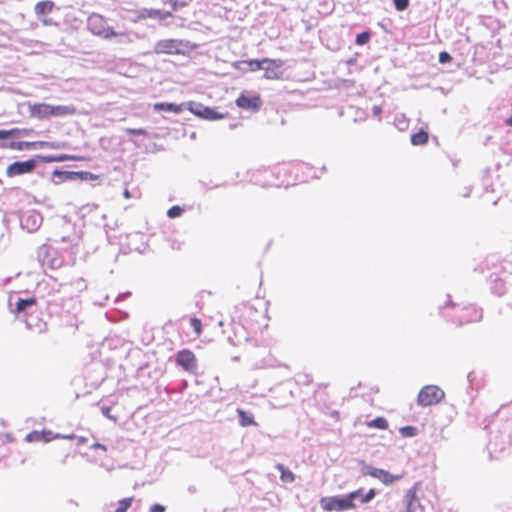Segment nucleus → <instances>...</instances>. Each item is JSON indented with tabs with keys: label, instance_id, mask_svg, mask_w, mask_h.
Listing matches in <instances>:
<instances>
[{
	"label": "nucleus",
	"instance_id": "obj_1",
	"mask_svg": "<svg viewBox=\"0 0 512 512\" xmlns=\"http://www.w3.org/2000/svg\"><path fill=\"white\" fill-rule=\"evenodd\" d=\"M361 489L350 492L344 497L330 496L322 497L320 499V506L327 512H340L346 510H353L356 508L354 500L359 496Z\"/></svg>",
	"mask_w": 512,
	"mask_h": 512
},
{
	"label": "nucleus",
	"instance_id": "obj_2",
	"mask_svg": "<svg viewBox=\"0 0 512 512\" xmlns=\"http://www.w3.org/2000/svg\"><path fill=\"white\" fill-rule=\"evenodd\" d=\"M37 260L41 266H48L52 270L59 269L64 263L63 257L47 244H42L37 249Z\"/></svg>",
	"mask_w": 512,
	"mask_h": 512
},
{
	"label": "nucleus",
	"instance_id": "obj_3",
	"mask_svg": "<svg viewBox=\"0 0 512 512\" xmlns=\"http://www.w3.org/2000/svg\"><path fill=\"white\" fill-rule=\"evenodd\" d=\"M188 48V42L182 39H161L158 40L153 47L156 54H182Z\"/></svg>",
	"mask_w": 512,
	"mask_h": 512
},
{
	"label": "nucleus",
	"instance_id": "obj_4",
	"mask_svg": "<svg viewBox=\"0 0 512 512\" xmlns=\"http://www.w3.org/2000/svg\"><path fill=\"white\" fill-rule=\"evenodd\" d=\"M445 396L444 391L436 385L424 386L418 393L417 403L420 406H432L438 404Z\"/></svg>",
	"mask_w": 512,
	"mask_h": 512
},
{
	"label": "nucleus",
	"instance_id": "obj_5",
	"mask_svg": "<svg viewBox=\"0 0 512 512\" xmlns=\"http://www.w3.org/2000/svg\"><path fill=\"white\" fill-rule=\"evenodd\" d=\"M176 364L181 366L185 371L195 374L198 367L196 355L188 349H183L176 354Z\"/></svg>",
	"mask_w": 512,
	"mask_h": 512
},
{
	"label": "nucleus",
	"instance_id": "obj_6",
	"mask_svg": "<svg viewBox=\"0 0 512 512\" xmlns=\"http://www.w3.org/2000/svg\"><path fill=\"white\" fill-rule=\"evenodd\" d=\"M36 166L37 162L34 159L24 162H14L7 167L6 173L7 176L14 177L25 173H30L36 168Z\"/></svg>",
	"mask_w": 512,
	"mask_h": 512
},
{
	"label": "nucleus",
	"instance_id": "obj_7",
	"mask_svg": "<svg viewBox=\"0 0 512 512\" xmlns=\"http://www.w3.org/2000/svg\"><path fill=\"white\" fill-rule=\"evenodd\" d=\"M236 104L238 107L242 109L256 112L260 109L262 101L260 96L257 94L248 95L246 93H243L237 98Z\"/></svg>",
	"mask_w": 512,
	"mask_h": 512
},
{
	"label": "nucleus",
	"instance_id": "obj_8",
	"mask_svg": "<svg viewBox=\"0 0 512 512\" xmlns=\"http://www.w3.org/2000/svg\"><path fill=\"white\" fill-rule=\"evenodd\" d=\"M366 475L380 480L384 485H391L401 479V475H393L384 469L369 467Z\"/></svg>",
	"mask_w": 512,
	"mask_h": 512
},
{
	"label": "nucleus",
	"instance_id": "obj_9",
	"mask_svg": "<svg viewBox=\"0 0 512 512\" xmlns=\"http://www.w3.org/2000/svg\"><path fill=\"white\" fill-rule=\"evenodd\" d=\"M264 76L267 79H279L282 75V72L280 71L281 66L283 65L282 60H274V59H268L264 58Z\"/></svg>",
	"mask_w": 512,
	"mask_h": 512
},
{
	"label": "nucleus",
	"instance_id": "obj_10",
	"mask_svg": "<svg viewBox=\"0 0 512 512\" xmlns=\"http://www.w3.org/2000/svg\"><path fill=\"white\" fill-rule=\"evenodd\" d=\"M80 240V235L76 233L75 231H72L71 233H61L57 234L53 238H48V241L53 243H69L71 246L78 245Z\"/></svg>",
	"mask_w": 512,
	"mask_h": 512
},
{
	"label": "nucleus",
	"instance_id": "obj_11",
	"mask_svg": "<svg viewBox=\"0 0 512 512\" xmlns=\"http://www.w3.org/2000/svg\"><path fill=\"white\" fill-rule=\"evenodd\" d=\"M51 105L46 103L34 104L30 106V114L32 117L44 119L51 116Z\"/></svg>",
	"mask_w": 512,
	"mask_h": 512
},
{
	"label": "nucleus",
	"instance_id": "obj_12",
	"mask_svg": "<svg viewBox=\"0 0 512 512\" xmlns=\"http://www.w3.org/2000/svg\"><path fill=\"white\" fill-rule=\"evenodd\" d=\"M171 16H172L171 12L162 11L159 9H144L139 14V18H157L160 20H164Z\"/></svg>",
	"mask_w": 512,
	"mask_h": 512
},
{
	"label": "nucleus",
	"instance_id": "obj_13",
	"mask_svg": "<svg viewBox=\"0 0 512 512\" xmlns=\"http://www.w3.org/2000/svg\"><path fill=\"white\" fill-rule=\"evenodd\" d=\"M238 418H239V424L242 427H248V426H256L257 422L255 421V418L252 413L246 412L243 409H237L236 410Z\"/></svg>",
	"mask_w": 512,
	"mask_h": 512
},
{
	"label": "nucleus",
	"instance_id": "obj_14",
	"mask_svg": "<svg viewBox=\"0 0 512 512\" xmlns=\"http://www.w3.org/2000/svg\"><path fill=\"white\" fill-rule=\"evenodd\" d=\"M98 36H102L104 38H110L112 36L114 37H117L119 39V42L120 43H124V42H130V38L128 35L124 34V33H116L113 29L111 28H106V29H102L100 30L98 28Z\"/></svg>",
	"mask_w": 512,
	"mask_h": 512
},
{
	"label": "nucleus",
	"instance_id": "obj_15",
	"mask_svg": "<svg viewBox=\"0 0 512 512\" xmlns=\"http://www.w3.org/2000/svg\"><path fill=\"white\" fill-rule=\"evenodd\" d=\"M36 146H39V147H48V146L49 147H54L49 142H12L9 147L13 148V149L21 150L24 147L25 148H31V147H36Z\"/></svg>",
	"mask_w": 512,
	"mask_h": 512
},
{
	"label": "nucleus",
	"instance_id": "obj_16",
	"mask_svg": "<svg viewBox=\"0 0 512 512\" xmlns=\"http://www.w3.org/2000/svg\"><path fill=\"white\" fill-rule=\"evenodd\" d=\"M53 7H54V3L52 1H41V2H38L36 5H35V13L40 16V15H45V14H48L50 13L52 10H53Z\"/></svg>",
	"mask_w": 512,
	"mask_h": 512
},
{
	"label": "nucleus",
	"instance_id": "obj_17",
	"mask_svg": "<svg viewBox=\"0 0 512 512\" xmlns=\"http://www.w3.org/2000/svg\"><path fill=\"white\" fill-rule=\"evenodd\" d=\"M277 470L280 472V479L285 483H292L295 476L291 470L286 468L283 464L276 465Z\"/></svg>",
	"mask_w": 512,
	"mask_h": 512
},
{
	"label": "nucleus",
	"instance_id": "obj_18",
	"mask_svg": "<svg viewBox=\"0 0 512 512\" xmlns=\"http://www.w3.org/2000/svg\"><path fill=\"white\" fill-rule=\"evenodd\" d=\"M36 303L35 298L18 299L15 307V312L22 313L26 312L27 309Z\"/></svg>",
	"mask_w": 512,
	"mask_h": 512
},
{
	"label": "nucleus",
	"instance_id": "obj_19",
	"mask_svg": "<svg viewBox=\"0 0 512 512\" xmlns=\"http://www.w3.org/2000/svg\"><path fill=\"white\" fill-rule=\"evenodd\" d=\"M154 109L161 111H167V112H173V113H180L182 111L181 106L176 105L174 103H156L154 105Z\"/></svg>",
	"mask_w": 512,
	"mask_h": 512
},
{
	"label": "nucleus",
	"instance_id": "obj_20",
	"mask_svg": "<svg viewBox=\"0 0 512 512\" xmlns=\"http://www.w3.org/2000/svg\"><path fill=\"white\" fill-rule=\"evenodd\" d=\"M201 112H202L203 119L217 120V119L223 118L222 114H219L214 109L209 108V107L201 108Z\"/></svg>",
	"mask_w": 512,
	"mask_h": 512
},
{
	"label": "nucleus",
	"instance_id": "obj_21",
	"mask_svg": "<svg viewBox=\"0 0 512 512\" xmlns=\"http://www.w3.org/2000/svg\"><path fill=\"white\" fill-rule=\"evenodd\" d=\"M369 428H377L381 430H385L388 428V422L384 417H377L370 422L367 423Z\"/></svg>",
	"mask_w": 512,
	"mask_h": 512
},
{
	"label": "nucleus",
	"instance_id": "obj_22",
	"mask_svg": "<svg viewBox=\"0 0 512 512\" xmlns=\"http://www.w3.org/2000/svg\"><path fill=\"white\" fill-rule=\"evenodd\" d=\"M51 116H61V115H67L72 114L74 112V109L67 107V106H52L51 105Z\"/></svg>",
	"mask_w": 512,
	"mask_h": 512
},
{
	"label": "nucleus",
	"instance_id": "obj_23",
	"mask_svg": "<svg viewBox=\"0 0 512 512\" xmlns=\"http://www.w3.org/2000/svg\"><path fill=\"white\" fill-rule=\"evenodd\" d=\"M427 140H428V134L423 130H421L418 133L413 134L411 136V143L413 145L425 144L427 142Z\"/></svg>",
	"mask_w": 512,
	"mask_h": 512
},
{
	"label": "nucleus",
	"instance_id": "obj_24",
	"mask_svg": "<svg viewBox=\"0 0 512 512\" xmlns=\"http://www.w3.org/2000/svg\"><path fill=\"white\" fill-rule=\"evenodd\" d=\"M133 497L124 498L118 501L115 512H126L132 505Z\"/></svg>",
	"mask_w": 512,
	"mask_h": 512
},
{
	"label": "nucleus",
	"instance_id": "obj_25",
	"mask_svg": "<svg viewBox=\"0 0 512 512\" xmlns=\"http://www.w3.org/2000/svg\"><path fill=\"white\" fill-rule=\"evenodd\" d=\"M243 64L247 65L248 69L250 71L261 70V69H263V67L265 65L264 59H262V60H249V61L243 62Z\"/></svg>",
	"mask_w": 512,
	"mask_h": 512
},
{
	"label": "nucleus",
	"instance_id": "obj_26",
	"mask_svg": "<svg viewBox=\"0 0 512 512\" xmlns=\"http://www.w3.org/2000/svg\"><path fill=\"white\" fill-rule=\"evenodd\" d=\"M406 511L405 512H414V503L416 502V493L413 491H409L406 496Z\"/></svg>",
	"mask_w": 512,
	"mask_h": 512
},
{
	"label": "nucleus",
	"instance_id": "obj_27",
	"mask_svg": "<svg viewBox=\"0 0 512 512\" xmlns=\"http://www.w3.org/2000/svg\"><path fill=\"white\" fill-rule=\"evenodd\" d=\"M395 126L401 131L405 130L408 127V120L404 114L396 115Z\"/></svg>",
	"mask_w": 512,
	"mask_h": 512
},
{
	"label": "nucleus",
	"instance_id": "obj_28",
	"mask_svg": "<svg viewBox=\"0 0 512 512\" xmlns=\"http://www.w3.org/2000/svg\"><path fill=\"white\" fill-rule=\"evenodd\" d=\"M403 437H413L417 434V428L414 426H404L399 430Z\"/></svg>",
	"mask_w": 512,
	"mask_h": 512
},
{
	"label": "nucleus",
	"instance_id": "obj_29",
	"mask_svg": "<svg viewBox=\"0 0 512 512\" xmlns=\"http://www.w3.org/2000/svg\"><path fill=\"white\" fill-rule=\"evenodd\" d=\"M184 209L178 205L171 207L167 211V216L171 219L179 217L183 213Z\"/></svg>",
	"mask_w": 512,
	"mask_h": 512
},
{
	"label": "nucleus",
	"instance_id": "obj_30",
	"mask_svg": "<svg viewBox=\"0 0 512 512\" xmlns=\"http://www.w3.org/2000/svg\"><path fill=\"white\" fill-rule=\"evenodd\" d=\"M190 324L197 335H200L202 333V322L200 319L195 317L191 318Z\"/></svg>",
	"mask_w": 512,
	"mask_h": 512
},
{
	"label": "nucleus",
	"instance_id": "obj_31",
	"mask_svg": "<svg viewBox=\"0 0 512 512\" xmlns=\"http://www.w3.org/2000/svg\"><path fill=\"white\" fill-rule=\"evenodd\" d=\"M397 11H404L409 6V0H393Z\"/></svg>",
	"mask_w": 512,
	"mask_h": 512
},
{
	"label": "nucleus",
	"instance_id": "obj_32",
	"mask_svg": "<svg viewBox=\"0 0 512 512\" xmlns=\"http://www.w3.org/2000/svg\"><path fill=\"white\" fill-rule=\"evenodd\" d=\"M369 39H370V34L368 32L360 33L356 36V44L364 45L369 41Z\"/></svg>",
	"mask_w": 512,
	"mask_h": 512
},
{
	"label": "nucleus",
	"instance_id": "obj_33",
	"mask_svg": "<svg viewBox=\"0 0 512 512\" xmlns=\"http://www.w3.org/2000/svg\"><path fill=\"white\" fill-rule=\"evenodd\" d=\"M376 495V491L375 489H370L362 498H361V503L365 504V503H368L370 502Z\"/></svg>",
	"mask_w": 512,
	"mask_h": 512
},
{
	"label": "nucleus",
	"instance_id": "obj_34",
	"mask_svg": "<svg viewBox=\"0 0 512 512\" xmlns=\"http://www.w3.org/2000/svg\"><path fill=\"white\" fill-rule=\"evenodd\" d=\"M149 512H166V506L155 503L150 506Z\"/></svg>",
	"mask_w": 512,
	"mask_h": 512
},
{
	"label": "nucleus",
	"instance_id": "obj_35",
	"mask_svg": "<svg viewBox=\"0 0 512 512\" xmlns=\"http://www.w3.org/2000/svg\"><path fill=\"white\" fill-rule=\"evenodd\" d=\"M452 60V57L447 52H441L439 54V62L440 63H448Z\"/></svg>",
	"mask_w": 512,
	"mask_h": 512
},
{
	"label": "nucleus",
	"instance_id": "obj_36",
	"mask_svg": "<svg viewBox=\"0 0 512 512\" xmlns=\"http://www.w3.org/2000/svg\"><path fill=\"white\" fill-rule=\"evenodd\" d=\"M43 159L46 162H52V161H64V160L69 159V157L66 156V155H61V156H58V157H51V156L44 157Z\"/></svg>",
	"mask_w": 512,
	"mask_h": 512
},
{
	"label": "nucleus",
	"instance_id": "obj_37",
	"mask_svg": "<svg viewBox=\"0 0 512 512\" xmlns=\"http://www.w3.org/2000/svg\"><path fill=\"white\" fill-rule=\"evenodd\" d=\"M16 132V130H0V139H6V138H9L11 137L14 133Z\"/></svg>",
	"mask_w": 512,
	"mask_h": 512
},
{
	"label": "nucleus",
	"instance_id": "obj_38",
	"mask_svg": "<svg viewBox=\"0 0 512 512\" xmlns=\"http://www.w3.org/2000/svg\"><path fill=\"white\" fill-rule=\"evenodd\" d=\"M128 134L132 135H146L147 132L144 129H127Z\"/></svg>",
	"mask_w": 512,
	"mask_h": 512
},
{
	"label": "nucleus",
	"instance_id": "obj_39",
	"mask_svg": "<svg viewBox=\"0 0 512 512\" xmlns=\"http://www.w3.org/2000/svg\"><path fill=\"white\" fill-rule=\"evenodd\" d=\"M201 108H204L203 106L201 105H197L195 108L192 107L190 110L193 114L199 116L202 118V112H201Z\"/></svg>",
	"mask_w": 512,
	"mask_h": 512
},
{
	"label": "nucleus",
	"instance_id": "obj_40",
	"mask_svg": "<svg viewBox=\"0 0 512 512\" xmlns=\"http://www.w3.org/2000/svg\"><path fill=\"white\" fill-rule=\"evenodd\" d=\"M372 112H373V115L376 116V117H380L381 115V112H382V108L380 106H374L372 108Z\"/></svg>",
	"mask_w": 512,
	"mask_h": 512
},
{
	"label": "nucleus",
	"instance_id": "obj_41",
	"mask_svg": "<svg viewBox=\"0 0 512 512\" xmlns=\"http://www.w3.org/2000/svg\"><path fill=\"white\" fill-rule=\"evenodd\" d=\"M92 348H93V345H92V344H91V345H88V350H92ZM89 357H90L89 362H93V360H94V355H93V352H92V351H89Z\"/></svg>",
	"mask_w": 512,
	"mask_h": 512
},
{
	"label": "nucleus",
	"instance_id": "obj_42",
	"mask_svg": "<svg viewBox=\"0 0 512 512\" xmlns=\"http://www.w3.org/2000/svg\"><path fill=\"white\" fill-rule=\"evenodd\" d=\"M467 310H471L475 316H477V314H478L477 308L473 305L468 307Z\"/></svg>",
	"mask_w": 512,
	"mask_h": 512
},
{
	"label": "nucleus",
	"instance_id": "obj_43",
	"mask_svg": "<svg viewBox=\"0 0 512 512\" xmlns=\"http://www.w3.org/2000/svg\"><path fill=\"white\" fill-rule=\"evenodd\" d=\"M505 124L512 127V116L505 120Z\"/></svg>",
	"mask_w": 512,
	"mask_h": 512
},
{
	"label": "nucleus",
	"instance_id": "obj_44",
	"mask_svg": "<svg viewBox=\"0 0 512 512\" xmlns=\"http://www.w3.org/2000/svg\"><path fill=\"white\" fill-rule=\"evenodd\" d=\"M123 195H124L125 198H130L131 197L130 191L127 190V189L124 190Z\"/></svg>",
	"mask_w": 512,
	"mask_h": 512
},
{
	"label": "nucleus",
	"instance_id": "obj_45",
	"mask_svg": "<svg viewBox=\"0 0 512 512\" xmlns=\"http://www.w3.org/2000/svg\"><path fill=\"white\" fill-rule=\"evenodd\" d=\"M85 442H86V439L84 437L78 438V443H85Z\"/></svg>",
	"mask_w": 512,
	"mask_h": 512
},
{
	"label": "nucleus",
	"instance_id": "obj_46",
	"mask_svg": "<svg viewBox=\"0 0 512 512\" xmlns=\"http://www.w3.org/2000/svg\"><path fill=\"white\" fill-rule=\"evenodd\" d=\"M102 411L104 414H108V409L103 408Z\"/></svg>",
	"mask_w": 512,
	"mask_h": 512
},
{
	"label": "nucleus",
	"instance_id": "obj_47",
	"mask_svg": "<svg viewBox=\"0 0 512 512\" xmlns=\"http://www.w3.org/2000/svg\"><path fill=\"white\" fill-rule=\"evenodd\" d=\"M176 6H177V3L175 2V3L173 4V9H174V10H176Z\"/></svg>",
	"mask_w": 512,
	"mask_h": 512
}]
</instances>
